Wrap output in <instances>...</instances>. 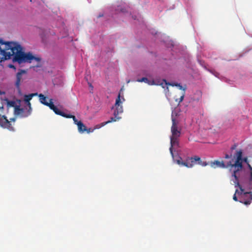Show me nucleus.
I'll use <instances>...</instances> for the list:
<instances>
[{
  "instance_id": "obj_1",
  "label": "nucleus",
  "mask_w": 252,
  "mask_h": 252,
  "mask_svg": "<svg viewBox=\"0 0 252 252\" xmlns=\"http://www.w3.org/2000/svg\"><path fill=\"white\" fill-rule=\"evenodd\" d=\"M242 156H243V151L239 150L236 151L234 155V157H236V160L234 161V159L232 158L229 161L225 164L223 161L215 160L210 162V165L214 168L217 167L222 168L230 167V170H232V177L234 178L233 181L235 187H238L240 189L243 191L241 186L239 184V177H238L239 171L243 169V168L241 163Z\"/></svg>"
},
{
  "instance_id": "obj_2",
  "label": "nucleus",
  "mask_w": 252,
  "mask_h": 252,
  "mask_svg": "<svg viewBox=\"0 0 252 252\" xmlns=\"http://www.w3.org/2000/svg\"><path fill=\"white\" fill-rule=\"evenodd\" d=\"M33 60L37 62V64L36 65L31 66L30 68L38 71V68L42 66V64L40 63L41 58L39 57L34 56L31 52H25L24 48L17 42V63L20 65L22 63H31Z\"/></svg>"
},
{
  "instance_id": "obj_3",
  "label": "nucleus",
  "mask_w": 252,
  "mask_h": 252,
  "mask_svg": "<svg viewBox=\"0 0 252 252\" xmlns=\"http://www.w3.org/2000/svg\"><path fill=\"white\" fill-rule=\"evenodd\" d=\"M38 95L37 93L25 94L23 99H17V116L27 117L32 112V107L30 100L32 98Z\"/></svg>"
},
{
  "instance_id": "obj_4",
  "label": "nucleus",
  "mask_w": 252,
  "mask_h": 252,
  "mask_svg": "<svg viewBox=\"0 0 252 252\" xmlns=\"http://www.w3.org/2000/svg\"><path fill=\"white\" fill-rule=\"evenodd\" d=\"M120 94H119L118 97L116 100L115 104V110L114 112V117H111L110 120L101 123V126L97 128H100L102 126H104L107 124L111 123L112 122H116L121 119V117H119V115L121 114L123 112V108L122 105V102L121 101Z\"/></svg>"
},
{
  "instance_id": "obj_5",
  "label": "nucleus",
  "mask_w": 252,
  "mask_h": 252,
  "mask_svg": "<svg viewBox=\"0 0 252 252\" xmlns=\"http://www.w3.org/2000/svg\"><path fill=\"white\" fill-rule=\"evenodd\" d=\"M200 161V158L198 156L193 157H187L185 161H182V158H179V159L176 160V163L181 166H184L187 168H191L195 164H198V161Z\"/></svg>"
},
{
  "instance_id": "obj_6",
  "label": "nucleus",
  "mask_w": 252,
  "mask_h": 252,
  "mask_svg": "<svg viewBox=\"0 0 252 252\" xmlns=\"http://www.w3.org/2000/svg\"><path fill=\"white\" fill-rule=\"evenodd\" d=\"M248 167L250 170V176L249 177L244 178L240 177V173L242 169L239 171L238 177H239V183L244 184V187L249 189H252V167L248 163Z\"/></svg>"
},
{
  "instance_id": "obj_7",
  "label": "nucleus",
  "mask_w": 252,
  "mask_h": 252,
  "mask_svg": "<svg viewBox=\"0 0 252 252\" xmlns=\"http://www.w3.org/2000/svg\"><path fill=\"white\" fill-rule=\"evenodd\" d=\"M15 118H10L8 120L4 115H0V126L4 128H7L10 131H14Z\"/></svg>"
},
{
  "instance_id": "obj_8",
  "label": "nucleus",
  "mask_w": 252,
  "mask_h": 252,
  "mask_svg": "<svg viewBox=\"0 0 252 252\" xmlns=\"http://www.w3.org/2000/svg\"><path fill=\"white\" fill-rule=\"evenodd\" d=\"M15 50H16V42H4L0 39V52L16 54Z\"/></svg>"
},
{
  "instance_id": "obj_9",
  "label": "nucleus",
  "mask_w": 252,
  "mask_h": 252,
  "mask_svg": "<svg viewBox=\"0 0 252 252\" xmlns=\"http://www.w3.org/2000/svg\"><path fill=\"white\" fill-rule=\"evenodd\" d=\"M240 185L241 186L243 191H241V198L240 201V202L244 203V204L247 205L251 204L252 201V192L251 191H245V189L250 190L249 189H247L244 187V184H241L240 182Z\"/></svg>"
},
{
  "instance_id": "obj_10",
  "label": "nucleus",
  "mask_w": 252,
  "mask_h": 252,
  "mask_svg": "<svg viewBox=\"0 0 252 252\" xmlns=\"http://www.w3.org/2000/svg\"><path fill=\"white\" fill-rule=\"evenodd\" d=\"M172 125L171 128L172 135L171 137H179L181 135V129L178 128V122L173 115H172Z\"/></svg>"
},
{
  "instance_id": "obj_11",
  "label": "nucleus",
  "mask_w": 252,
  "mask_h": 252,
  "mask_svg": "<svg viewBox=\"0 0 252 252\" xmlns=\"http://www.w3.org/2000/svg\"><path fill=\"white\" fill-rule=\"evenodd\" d=\"M12 57L13 62H16V54L9 52H0V63L4 60L11 59Z\"/></svg>"
},
{
  "instance_id": "obj_12",
  "label": "nucleus",
  "mask_w": 252,
  "mask_h": 252,
  "mask_svg": "<svg viewBox=\"0 0 252 252\" xmlns=\"http://www.w3.org/2000/svg\"><path fill=\"white\" fill-rule=\"evenodd\" d=\"M28 69H19L17 73V88L19 87L20 82L23 79L27 77Z\"/></svg>"
},
{
  "instance_id": "obj_13",
  "label": "nucleus",
  "mask_w": 252,
  "mask_h": 252,
  "mask_svg": "<svg viewBox=\"0 0 252 252\" xmlns=\"http://www.w3.org/2000/svg\"><path fill=\"white\" fill-rule=\"evenodd\" d=\"M163 81L164 82V84L163 83H161V85H162V87L163 88H164L166 86L167 89L168 90V88L167 87V85H172L173 86H174V84H171L167 83L165 80H163ZM175 86L178 87V88H179L180 90H183V92L182 93V94H181V95L180 96V100L179 101V102L180 103V102H182L183 100V99H184V96H185V89H184L183 88L182 86L180 85V84H175Z\"/></svg>"
},
{
  "instance_id": "obj_14",
  "label": "nucleus",
  "mask_w": 252,
  "mask_h": 252,
  "mask_svg": "<svg viewBox=\"0 0 252 252\" xmlns=\"http://www.w3.org/2000/svg\"><path fill=\"white\" fill-rule=\"evenodd\" d=\"M74 123L77 126L78 130L80 133H83L87 130L86 126L81 121L76 120V122H75Z\"/></svg>"
},
{
  "instance_id": "obj_15",
  "label": "nucleus",
  "mask_w": 252,
  "mask_h": 252,
  "mask_svg": "<svg viewBox=\"0 0 252 252\" xmlns=\"http://www.w3.org/2000/svg\"><path fill=\"white\" fill-rule=\"evenodd\" d=\"M178 138L179 137H170V144L171 146L170 147V152L172 156H173V146H178L179 145V141H178Z\"/></svg>"
},
{
  "instance_id": "obj_16",
  "label": "nucleus",
  "mask_w": 252,
  "mask_h": 252,
  "mask_svg": "<svg viewBox=\"0 0 252 252\" xmlns=\"http://www.w3.org/2000/svg\"><path fill=\"white\" fill-rule=\"evenodd\" d=\"M6 101L7 107H13L14 113L16 114V101L15 100H9L8 98L4 99Z\"/></svg>"
},
{
  "instance_id": "obj_17",
  "label": "nucleus",
  "mask_w": 252,
  "mask_h": 252,
  "mask_svg": "<svg viewBox=\"0 0 252 252\" xmlns=\"http://www.w3.org/2000/svg\"><path fill=\"white\" fill-rule=\"evenodd\" d=\"M138 82H145L146 83L148 84L149 85H154L155 84L154 81H151L149 80L146 77H142L141 79H139L137 80Z\"/></svg>"
},
{
  "instance_id": "obj_18",
  "label": "nucleus",
  "mask_w": 252,
  "mask_h": 252,
  "mask_svg": "<svg viewBox=\"0 0 252 252\" xmlns=\"http://www.w3.org/2000/svg\"><path fill=\"white\" fill-rule=\"evenodd\" d=\"M63 115L62 116L64 117L65 118H72L73 120L74 123L75 122H76L77 119L76 118L75 116L74 115H72L71 114H66L64 113V112H63Z\"/></svg>"
},
{
  "instance_id": "obj_19",
  "label": "nucleus",
  "mask_w": 252,
  "mask_h": 252,
  "mask_svg": "<svg viewBox=\"0 0 252 252\" xmlns=\"http://www.w3.org/2000/svg\"><path fill=\"white\" fill-rule=\"evenodd\" d=\"M38 96L41 103L42 104L45 105V103H47L48 102L46 101V97H45L43 94H39Z\"/></svg>"
},
{
  "instance_id": "obj_20",
  "label": "nucleus",
  "mask_w": 252,
  "mask_h": 252,
  "mask_svg": "<svg viewBox=\"0 0 252 252\" xmlns=\"http://www.w3.org/2000/svg\"><path fill=\"white\" fill-rule=\"evenodd\" d=\"M53 111L57 115L62 116L63 115V112L60 110H59L56 106V107L53 110Z\"/></svg>"
},
{
  "instance_id": "obj_21",
  "label": "nucleus",
  "mask_w": 252,
  "mask_h": 252,
  "mask_svg": "<svg viewBox=\"0 0 252 252\" xmlns=\"http://www.w3.org/2000/svg\"><path fill=\"white\" fill-rule=\"evenodd\" d=\"M45 105L49 106L51 110H53L56 107V106L51 101L50 103H45Z\"/></svg>"
},
{
  "instance_id": "obj_22",
  "label": "nucleus",
  "mask_w": 252,
  "mask_h": 252,
  "mask_svg": "<svg viewBox=\"0 0 252 252\" xmlns=\"http://www.w3.org/2000/svg\"><path fill=\"white\" fill-rule=\"evenodd\" d=\"M100 126H101V124L100 125H96L95 129L97 128V127H99ZM94 128H87V130H86L85 132H86L87 133H90L91 132H93L94 131Z\"/></svg>"
},
{
  "instance_id": "obj_23",
  "label": "nucleus",
  "mask_w": 252,
  "mask_h": 252,
  "mask_svg": "<svg viewBox=\"0 0 252 252\" xmlns=\"http://www.w3.org/2000/svg\"><path fill=\"white\" fill-rule=\"evenodd\" d=\"M236 193H238V194H241V191L239 192L237 189L235 190V194H234V195L233 196V199L235 201H238L237 197H236Z\"/></svg>"
},
{
  "instance_id": "obj_24",
  "label": "nucleus",
  "mask_w": 252,
  "mask_h": 252,
  "mask_svg": "<svg viewBox=\"0 0 252 252\" xmlns=\"http://www.w3.org/2000/svg\"><path fill=\"white\" fill-rule=\"evenodd\" d=\"M198 164L202 166H205L209 164L208 162L206 161H202L201 159H200V161H198Z\"/></svg>"
},
{
  "instance_id": "obj_25",
  "label": "nucleus",
  "mask_w": 252,
  "mask_h": 252,
  "mask_svg": "<svg viewBox=\"0 0 252 252\" xmlns=\"http://www.w3.org/2000/svg\"><path fill=\"white\" fill-rule=\"evenodd\" d=\"M243 161L246 162L247 163V164H248V163H249L247 158H243L242 156L241 159V163L242 166H243Z\"/></svg>"
},
{
  "instance_id": "obj_26",
  "label": "nucleus",
  "mask_w": 252,
  "mask_h": 252,
  "mask_svg": "<svg viewBox=\"0 0 252 252\" xmlns=\"http://www.w3.org/2000/svg\"><path fill=\"white\" fill-rule=\"evenodd\" d=\"M231 157H232V155H229L228 154H226L225 155L224 158L226 159H228V158H231Z\"/></svg>"
},
{
  "instance_id": "obj_27",
  "label": "nucleus",
  "mask_w": 252,
  "mask_h": 252,
  "mask_svg": "<svg viewBox=\"0 0 252 252\" xmlns=\"http://www.w3.org/2000/svg\"><path fill=\"white\" fill-rule=\"evenodd\" d=\"M236 147H237V145L236 144H235L232 146V147H231L230 149L231 150H233L236 149Z\"/></svg>"
},
{
  "instance_id": "obj_28",
  "label": "nucleus",
  "mask_w": 252,
  "mask_h": 252,
  "mask_svg": "<svg viewBox=\"0 0 252 252\" xmlns=\"http://www.w3.org/2000/svg\"><path fill=\"white\" fill-rule=\"evenodd\" d=\"M8 66L10 68H14V69H16V67L15 66V65H14L13 64H9Z\"/></svg>"
},
{
  "instance_id": "obj_29",
  "label": "nucleus",
  "mask_w": 252,
  "mask_h": 252,
  "mask_svg": "<svg viewBox=\"0 0 252 252\" xmlns=\"http://www.w3.org/2000/svg\"><path fill=\"white\" fill-rule=\"evenodd\" d=\"M3 109V105L2 103H0V111H2Z\"/></svg>"
},
{
  "instance_id": "obj_30",
  "label": "nucleus",
  "mask_w": 252,
  "mask_h": 252,
  "mask_svg": "<svg viewBox=\"0 0 252 252\" xmlns=\"http://www.w3.org/2000/svg\"><path fill=\"white\" fill-rule=\"evenodd\" d=\"M4 92H1L0 90V94H4Z\"/></svg>"
},
{
  "instance_id": "obj_31",
  "label": "nucleus",
  "mask_w": 252,
  "mask_h": 252,
  "mask_svg": "<svg viewBox=\"0 0 252 252\" xmlns=\"http://www.w3.org/2000/svg\"><path fill=\"white\" fill-rule=\"evenodd\" d=\"M102 16H103V14H102V15H99V16H98V17H102Z\"/></svg>"
}]
</instances>
